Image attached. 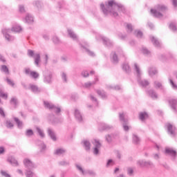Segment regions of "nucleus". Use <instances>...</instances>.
<instances>
[{
  "mask_svg": "<svg viewBox=\"0 0 177 177\" xmlns=\"http://www.w3.org/2000/svg\"><path fill=\"white\" fill-rule=\"evenodd\" d=\"M148 95H149L152 99H157L158 97V95H157V93L153 89L148 91Z\"/></svg>",
  "mask_w": 177,
  "mask_h": 177,
  "instance_id": "30",
  "label": "nucleus"
},
{
  "mask_svg": "<svg viewBox=\"0 0 177 177\" xmlns=\"http://www.w3.org/2000/svg\"><path fill=\"white\" fill-rule=\"evenodd\" d=\"M169 84H170L171 88H173L174 89V91H177V85H176V84H175V82H174V80H172V79L169 78Z\"/></svg>",
  "mask_w": 177,
  "mask_h": 177,
  "instance_id": "46",
  "label": "nucleus"
},
{
  "mask_svg": "<svg viewBox=\"0 0 177 177\" xmlns=\"http://www.w3.org/2000/svg\"><path fill=\"white\" fill-rule=\"evenodd\" d=\"M88 174L91 176H96V172H95L93 170H86V174Z\"/></svg>",
  "mask_w": 177,
  "mask_h": 177,
  "instance_id": "54",
  "label": "nucleus"
},
{
  "mask_svg": "<svg viewBox=\"0 0 177 177\" xmlns=\"http://www.w3.org/2000/svg\"><path fill=\"white\" fill-rule=\"evenodd\" d=\"M19 10L20 13H24V12H26V10L24 9V6L19 5Z\"/></svg>",
  "mask_w": 177,
  "mask_h": 177,
  "instance_id": "62",
  "label": "nucleus"
},
{
  "mask_svg": "<svg viewBox=\"0 0 177 177\" xmlns=\"http://www.w3.org/2000/svg\"><path fill=\"white\" fill-rule=\"evenodd\" d=\"M92 143L94 146L93 154H95V156H97V154H99V150L100 149V147H102V144L98 140H93Z\"/></svg>",
  "mask_w": 177,
  "mask_h": 177,
  "instance_id": "10",
  "label": "nucleus"
},
{
  "mask_svg": "<svg viewBox=\"0 0 177 177\" xmlns=\"http://www.w3.org/2000/svg\"><path fill=\"white\" fill-rule=\"evenodd\" d=\"M30 77H31L34 80H37V78H39V73H38L35 71H32V72H30Z\"/></svg>",
  "mask_w": 177,
  "mask_h": 177,
  "instance_id": "43",
  "label": "nucleus"
},
{
  "mask_svg": "<svg viewBox=\"0 0 177 177\" xmlns=\"http://www.w3.org/2000/svg\"><path fill=\"white\" fill-rule=\"evenodd\" d=\"M114 165V161L111 159H109L106 162V168H109V167H113Z\"/></svg>",
  "mask_w": 177,
  "mask_h": 177,
  "instance_id": "50",
  "label": "nucleus"
},
{
  "mask_svg": "<svg viewBox=\"0 0 177 177\" xmlns=\"http://www.w3.org/2000/svg\"><path fill=\"white\" fill-rule=\"evenodd\" d=\"M53 42H54L55 44H60V39H59V37H57V36H54L53 37Z\"/></svg>",
  "mask_w": 177,
  "mask_h": 177,
  "instance_id": "58",
  "label": "nucleus"
},
{
  "mask_svg": "<svg viewBox=\"0 0 177 177\" xmlns=\"http://www.w3.org/2000/svg\"><path fill=\"white\" fill-rule=\"evenodd\" d=\"M58 165L59 167H69L70 161H68L67 160H62L58 162Z\"/></svg>",
  "mask_w": 177,
  "mask_h": 177,
  "instance_id": "28",
  "label": "nucleus"
},
{
  "mask_svg": "<svg viewBox=\"0 0 177 177\" xmlns=\"http://www.w3.org/2000/svg\"><path fill=\"white\" fill-rule=\"evenodd\" d=\"M154 86L156 89H160V91H164V86H162V84L158 81L154 82Z\"/></svg>",
  "mask_w": 177,
  "mask_h": 177,
  "instance_id": "31",
  "label": "nucleus"
},
{
  "mask_svg": "<svg viewBox=\"0 0 177 177\" xmlns=\"http://www.w3.org/2000/svg\"><path fill=\"white\" fill-rule=\"evenodd\" d=\"M24 21L28 23V24H31L34 22V17L31 15L27 14Z\"/></svg>",
  "mask_w": 177,
  "mask_h": 177,
  "instance_id": "18",
  "label": "nucleus"
},
{
  "mask_svg": "<svg viewBox=\"0 0 177 177\" xmlns=\"http://www.w3.org/2000/svg\"><path fill=\"white\" fill-rule=\"evenodd\" d=\"M148 72L150 77H153V75H156V74H157V69L154 67H151L149 68Z\"/></svg>",
  "mask_w": 177,
  "mask_h": 177,
  "instance_id": "35",
  "label": "nucleus"
},
{
  "mask_svg": "<svg viewBox=\"0 0 177 177\" xmlns=\"http://www.w3.org/2000/svg\"><path fill=\"white\" fill-rule=\"evenodd\" d=\"M66 149L57 148L55 150L54 154H55V156H63V154H66Z\"/></svg>",
  "mask_w": 177,
  "mask_h": 177,
  "instance_id": "20",
  "label": "nucleus"
},
{
  "mask_svg": "<svg viewBox=\"0 0 177 177\" xmlns=\"http://www.w3.org/2000/svg\"><path fill=\"white\" fill-rule=\"evenodd\" d=\"M0 115H1L3 117V118H5L6 117L5 111H3V109H2V107H0Z\"/></svg>",
  "mask_w": 177,
  "mask_h": 177,
  "instance_id": "61",
  "label": "nucleus"
},
{
  "mask_svg": "<svg viewBox=\"0 0 177 177\" xmlns=\"http://www.w3.org/2000/svg\"><path fill=\"white\" fill-rule=\"evenodd\" d=\"M40 151L44 152L45 150H46V145L44 144V142H41L40 144Z\"/></svg>",
  "mask_w": 177,
  "mask_h": 177,
  "instance_id": "55",
  "label": "nucleus"
},
{
  "mask_svg": "<svg viewBox=\"0 0 177 177\" xmlns=\"http://www.w3.org/2000/svg\"><path fill=\"white\" fill-rule=\"evenodd\" d=\"M10 104H12V106L16 107L17 106V99L16 97H15L11 98V100H10Z\"/></svg>",
  "mask_w": 177,
  "mask_h": 177,
  "instance_id": "47",
  "label": "nucleus"
},
{
  "mask_svg": "<svg viewBox=\"0 0 177 177\" xmlns=\"http://www.w3.org/2000/svg\"><path fill=\"white\" fill-rule=\"evenodd\" d=\"M8 162H10V164H12V165H13L14 167H19V162H17V160H16V158H15V157L13 156L9 157L8 158Z\"/></svg>",
  "mask_w": 177,
  "mask_h": 177,
  "instance_id": "21",
  "label": "nucleus"
},
{
  "mask_svg": "<svg viewBox=\"0 0 177 177\" xmlns=\"http://www.w3.org/2000/svg\"><path fill=\"white\" fill-rule=\"evenodd\" d=\"M169 28H170V30H172L174 31V32H175V31L177 30L176 25H175V24H174V23L170 24Z\"/></svg>",
  "mask_w": 177,
  "mask_h": 177,
  "instance_id": "53",
  "label": "nucleus"
},
{
  "mask_svg": "<svg viewBox=\"0 0 177 177\" xmlns=\"http://www.w3.org/2000/svg\"><path fill=\"white\" fill-rule=\"evenodd\" d=\"M167 10V7L164 5H158L156 9H151V13L154 16V17H158L161 19L162 17V13Z\"/></svg>",
  "mask_w": 177,
  "mask_h": 177,
  "instance_id": "4",
  "label": "nucleus"
},
{
  "mask_svg": "<svg viewBox=\"0 0 177 177\" xmlns=\"http://www.w3.org/2000/svg\"><path fill=\"white\" fill-rule=\"evenodd\" d=\"M150 39L151 42L153 44L154 46H156L157 48H160L161 46V44L156 37L151 36Z\"/></svg>",
  "mask_w": 177,
  "mask_h": 177,
  "instance_id": "25",
  "label": "nucleus"
},
{
  "mask_svg": "<svg viewBox=\"0 0 177 177\" xmlns=\"http://www.w3.org/2000/svg\"><path fill=\"white\" fill-rule=\"evenodd\" d=\"M6 82L8 84V85H10V86H15V82H13V80L7 78Z\"/></svg>",
  "mask_w": 177,
  "mask_h": 177,
  "instance_id": "59",
  "label": "nucleus"
},
{
  "mask_svg": "<svg viewBox=\"0 0 177 177\" xmlns=\"http://www.w3.org/2000/svg\"><path fill=\"white\" fill-rule=\"evenodd\" d=\"M14 121H15V122L17 123L18 128H19V129L23 128V122L20 121V120H19V118H14Z\"/></svg>",
  "mask_w": 177,
  "mask_h": 177,
  "instance_id": "39",
  "label": "nucleus"
},
{
  "mask_svg": "<svg viewBox=\"0 0 177 177\" xmlns=\"http://www.w3.org/2000/svg\"><path fill=\"white\" fill-rule=\"evenodd\" d=\"M100 8L105 16H113V17H117L118 16V12L115 10H119V12H122L125 13V8L121 4H118L114 0H111L108 3L104 4L101 3Z\"/></svg>",
  "mask_w": 177,
  "mask_h": 177,
  "instance_id": "1",
  "label": "nucleus"
},
{
  "mask_svg": "<svg viewBox=\"0 0 177 177\" xmlns=\"http://www.w3.org/2000/svg\"><path fill=\"white\" fill-rule=\"evenodd\" d=\"M102 39L104 45H105L108 48H111V46H113V41H111L110 39L106 37H103Z\"/></svg>",
  "mask_w": 177,
  "mask_h": 177,
  "instance_id": "17",
  "label": "nucleus"
},
{
  "mask_svg": "<svg viewBox=\"0 0 177 177\" xmlns=\"http://www.w3.org/2000/svg\"><path fill=\"white\" fill-rule=\"evenodd\" d=\"M75 167L82 174V175H86V171L84 170V169H82V167H81V165L75 164Z\"/></svg>",
  "mask_w": 177,
  "mask_h": 177,
  "instance_id": "44",
  "label": "nucleus"
},
{
  "mask_svg": "<svg viewBox=\"0 0 177 177\" xmlns=\"http://www.w3.org/2000/svg\"><path fill=\"white\" fill-rule=\"evenodd\" d=\"M80 46L85 50V52H86L87 55H89V56H93V57L95 56V53L88 49V46H89L88 45V43H86V41L80 43Z\"/></svg>",
  "mask_w": 177,
  "mask_h": 177,
  "instance_id": "11",
  "label": "nucleus"
},
{
  "mask_svg": "<svg viewBox=\"0 0 177 177\" xmlns=\"http://www.w3.org/2000/svg\"><path fill=\"white\" fill-rule=\"evenodd\" d=\"M111 62L113 63V64H117L119 62L118 60V56L117 55L116 53H111Z\"/></svg>",
  "mask_w": 177,
  "mask_h": 177,
  "instance_id": "16",
  "label": "nucleus"
},
{
  "mask_svg": "<svg viewBox=\"0 0 177 177\" xmlns=\"http://www.w3.org/2000/svg\"><path fill=\"white\" fill-rule=\"evenodd\" d=\"M1 174L3 176H5V177H10V175L8 173H6V171H1Z\"/></svg>",
  "mask_w": 177,
  "mask_h": 177,
  "instance_id": "64",
  "label": "nucleus"
},
{
  "mask_svg": "<svg viewBox=\"0 0 177 177\" xmlns=\"http://www.w3.org/2000/svg\"><path fill=\"white\" fill-rule=\"evenodd\" d=\"M48 133L50 139H52V140H53L54 142H56V134L55 133V131L52 130V129H48Z\"/></svg>",
  "mask_w": 177,
  "mask_h": 177,
  "instance_id": "22",
  "label": "nucleus"
},
{
  "mask_svg": "<svg viewBox=\"0 0 177 177\" xmlns=\"http://www.w3.org/2000/svg\"><path fill=\"white\" fill-rule=\"evenodd\" d=\"M28 56H30V57H34V56H35V54H34V51L32 50H28Z\"/></svg>",
  "mask_w": 177,
  "mask_h": 177,
  "instance_id": "63",
  "label": "nucleus"
},
{
  "mask_svg": "<svg viewBox=\"0 0 177 177\" xmlns=\"http://www.w3.org/2000/svg\"><path fill=\"white\" fill-rule=\"evenodd\" d=\"M166 127L167 128V132L169 135H171V136H176L177 133V129L175 126L172 125L171 123H167L166 124Z\"/></svg>",
  "mask_w": 177,
  "mask_h": 177,
  "instance_id": "9",
  "label": "nucleus"
},
{
  "mask_svg": "<svg viewBox=\"0 0 177 177\" xmlns=\"http://www.w3.org/2000/svg\"><path fill=\"white\" fill-rule=\"evenodd\" d=\"M139 117L141 121H145V120H147V118H149V115L146 112H141L139 114Z\"/></svg>",
  "mask_w": 177,
  "mask_h": 177,
  "instance_id": "33",
  "label": "nucleus"
},
{
  "mask_svg": "<svg viewBox=\"0 0 177 177\" xmlns=\"http://www.w3.org/2000/svg\"><path fill=\"white\" fill-rule=\"evenodd\" d=\"M1 71L5 73V74H9V68L6 65H2L0 68Z\"/></svg>",
  "mask_w": 177,
  "mask_h": 177,
  "instance_id": "40",
  "label": "nucleus"
},
{
  "mask_svg": "<svg viewBox=\"0 0 177 177\" xmlns=\"http://www.w3.org/2000/svg\"><path fill=\"white\" fill-rule=\"evenodd\" d=\"M142 52L143 55H147V56H150V55H151L150 50H149L146 48H142Z\"/></svg>",
  "mask_w": 177,
  "mask_h": 177,
  "instance_id": "48",
  "label": "nucleus"
},
{
  "mask_svg": "<svg viewBox=\"0 0 177 177\" xmlns=\"http://www.w3.org/2000/svg\"><path fill=\"white\" fill-rule=\"evenodd\" d=\"M35 130L36 132H37L38 135L40 136V138H45V133H44V130H42V129L36 127Z\"/></svg>",
  "mask_w": 177,
  "mask_h": 177,
  "instance_id": "32",
  "label": "nucleus"
},
{
  "mask_svg": "<svg viewBox=\"0 0 177 177\" xmlns=\"http://www.w3.org/2000/svg\"><path fill=\"white\" fill-rule=\"evenodd\" d=\"M25 135L28 138H30L34 135V131H32V129H28L26 130Z\"/></svg>",
  "mask_w": 177,
  "mask_h": 177,
  "instance_id": "45",
  "label": "nucleus"
},
{
  "mask_svg": "<svg viewBox=\"0 0 177 177\" xmlns=\"http://www.w3.org/2000/svg\"><path fill=\"white\" fill-rule=\"evenodd\" d=\"M82 75L84 78H86V77H89V73L87 71H83L82 72Z\"/></svg>",
  "mask_w": 177,
  "mask_h": 177,
  "instance_id": "60",
  "label": "nucleus"
},
{
  "mask_svg": "<svg viewBox=\"0 0 177 177\" xmlns=\"http://www.w3.org/2000/svg\"><path fill=\"white\" fill-rule=\"evenodd\" d=\"M33 5H34L35 6H36V8H37L38 9H39V8H41L42 3H41V1H35L33 2Z\"/></svg>",
  "mask_w": 177,
  "mask_h": 177,
  "instance_id": "51",
  "label": "nucleus"
},
{
  "mask_svg": "<svg viewBox=\"0 0 177 177\" xmlns=\"http://www.w3.org/2000/svg\"><path fill=\"white\" fill-rule=\"evenodd\" d=\"M169 103L171 109H174L175 111L176 110L177 100L171 99L169 100Z\"/></svg>",
  "mask_w": 177,
  "mask_h": 177,
  "instance_id": "29",
  "label": "nucleus"
},
{
  "mask_svg": "<svg viewBox=\"0 0 177 177\" xmlns=\"http://www.w3.org/2000/svg\"><path fill=\"white\" fill-rule=\"evenodd\" d=\"M6 125L7 128H13V127H14L13 123H12V122H10V120H7L6 122Z\"/></svg>",
  "mask_w": 177,
  "mask_h": 177,
  "instance_id": "57",
  "label": "nucleus"
},
{
  "mask_svg": "<svg viewBox=\"0 0 177 177\" xmlns=\"http://www.w3.org/2000/svg\"><path fill=\"white\" fill-rule=\"evenodd\" d=\"M122 68L126 73H131V67H129L128 64H124L122 65Z\"/></svg>",
  "mask_w": 177,
  "mask_h": 177,
  "instance_id": "42",
  "label": "nucleus"
},
{
  "mask_svg": "<svg viewBox=\"0 0 177 177\" xmlns=\"http://www.w3.org/2000/svg\"><path fill=\"white\" fill-rule=\"evenodd\" d=\"M33 57L35 59V64L37 66H39V63L41 62V55L39 53L35 54Z\"/></svg>",
  "mask_w": 177,
  "mask_h": 177,
  "instance_id": "26",
  "label": "nucleus"
},
{
  "mask_svg": "<svg viewBox=\"0 0 177 177\" xmlns=\"http://www.w3.org/2000/svg\"><path fill=\"white\" fill-rule=\"evenodd\" d=\"M137 164L140 167H153V162L151 161L138 160Z\"/></svg>",
  "mask_w": 177,
  "mask_h": 177,
  "instance_id": "14",
  "label": "nucleus"
},
{
  "mask_svg": "<svg viewBox=\"0 0 177 177\" xmlns=\"http://www.w3.org/2000/svg\"><path fill=\"white\" fill-rule=\"evenodd\" d=\"M136 37H138V38H142L143 36V33L140 30H136L134 32Z\"/></svg>",
  "mask_w": 177,
  "mask_h": 177,
  "instance_id": "49",
  "label": "nucleus"
},
{
  "mask_svg": "<svg viewBox=\"0 0 177 177\" xmlns=\"http://www.w3.org/2000/svg\"><path fill=\"white\" fill-rule=\"evenodd\" d=\"M44 82L45 84H52V79L53 74L49 70H45L43 73Z\"/></svg>",
  "mask_w": 177,
  "mask_h": 177,
  "instance_id": "6",
  "label": "nucleus"
},
{
  "mask_svg": "<svg viewBox=\"0 0 177 177\" xmlns=\"http://www.w3.org/2000/svg\"><path fill=\"white\" fill-rule=\"evenodd\" d=\"M62 80L63 82H67V74L64 72L62 73Z\"/></svg>",
  "mask_w": 177,
  "mask_h": 177,
  "instance_id": "56",
  "label": "nucleus"
},
{
  "mask_svg": "<svg viewBox=\"0 0 177 177\" xmlns=\"http://www.w3.org/2000/svg\"><path fill=\"white\" fill-rule=\"evenodd\" d=\"M21 30V26L19 25H15L12 28V30H10V28H3L2 30V32L6 41H8V42H12V41H15V37L10 35V32L12 31L13 32H20Z\"/></svg>",
  "mask_w": 177,
  "mask_h": 177,
  "instance_id": "2",
  "label": "nucleus"
},
{
  "mask_svg": "<svg viewBox=\"0 0 177 177\" xmlns=\"http://www.w3.org/2000/svg\"><path fill=\"white\" fill-rule=\"evenodd\" d=\"M25 175L26 177H38L37 176V174H35L34 172L31 171V170H26Z\"/></svg>",
  "mask_w": 177,
  "mask_h": 177,
  "instance_id": "36",
  "label": "nucleus"
},
{
  "mask_svg": "<svg viewBox=\"0 0 177 177\" xmlns=\"http://www.w3.org/2000/svg\"><path fill=\"white\" fill-rule=\"evenodd\" d=\"M48 120H49L50 122H51V124H53V125H56V124H59V122H62V121L60 120L55 118L54 115H49Z\"/></svg>",
  "mask_w": 177,
  "mask_h": 177,
  "instance_id": "15",
  "label": "nucleus"
},
{
  "mask_svg": "<svg viewBox=\"0 0 177 177\" xmlns=\"http://www.w3.org/2000/svg\"><path fill=\"white\" fill-rule=\"evenodd\" d=\"M165 153V154H168V156H171V157H173V158H175V157H176V151H175L172 148L166 147Z\"/></svg>",
  "mask_w": 177,
  "mask_h": 177,
  "instance_id": "13",
  "label": "nucleus"
},
{
  "mask_svg": "<svg viewBox=\"0 0 177 177\" xmlns=\"http://www.w3.org/2000/svg\"><path fill=\"white\" fill-rule=\"evenodd\" d=\"M133 143L134 145H139L140 143V138L136 134H133Z\"/></svg>",
  "mask_w": 177,
  "mask_h": 177,
  "instance_id": "34",
  "label": "nucleus"
},
{
  "mask_svg": "<svg viewBox=\"0 0 177 177\" xmlns=\"http://www.w3.org/2000/svg\"><path fill=\"white\" fill-rule=\"evenodd\" d=\"M75 117L78 122H84V116L78 109L75 110Z\"/></svg>",
  "mask_w": 177,
  "mask_h": 177,
  "instance_id": "12",
  "label": "nucleus"
},
{
  "mask_svg": "<svg viewBox=\"0 0 177 177\" xmlns=\"http://www.w3.org/2000/svg\"><path fill=\"white\" fill-rule=\"evenodd\" d=\"M68 34L70 38H72L73 41H78V37H77V35H75L74 31L71 30V29H68Z\"/></svg>",
  "mask_w": 177,
  "mask_h": 177,
  "instance_id": "23",
  "label": "nucleus"
},
{
  "mask_svg": "<svg viewBox=\"0 0 177 177\" xmlns=\"http://www.w3.org/2000/svg\"><path fill=\"white\" fill-rule=\"evenodd\" d=\"M97 81H99V79L97 78V77H95L94 82H88L85 83V84H84V88H91V86L92 85H95V84H96V82H97Z\"/></svg>",
  "mask_w": 177,
  "mask_h": 177,
  "instance_id": "27",
  "label": "nucleus"
},
{
  "mask_svg": "<svg viewBox=\"0 0 177 177\" xmlns=\"http://www.w3.org/2000/svg\"><path fill=\"white\" fill-rule=\"evenodd\" d=\"M44 104L46 109H48V110H51V111H53L54 113H55V114H59V113L62 111L60 106H57L48 101H44Z\"/></svg>",
  "mask_w": 177,
  "mask_h": 177,
  "instance_id": "5",
  "label": "nucleus"
},
{
  "mask_svg": "<svg viewBox=\"0 0 177 177\" xmlns=\"http://www.w3.org/2000/svg\"><path fill=\"white\" fill-rule=\"evenodd\" d=\"M29 86V89L34 93H39V92H41V89L35 84H30Z\"/></svg>",
  "mask_w": 177,
  "mask_h": 177,
  "instance_id": "19",
  "label": "nucleus"
},
{
  "mask_svg": "<svg viewBox=\"0 0 177 177\" xmlns=\"http://www.w3.org/2000/svg\"><path fill=\"white\" fill-rule=\"evenodd\" d=\"M97 95H99V96H101L102 99H106V97H107V95L106 94L104 91L97 90Z\"/></svg>",
  "mask_w": 177,
  "mask_h": 177,
  "instance_id": "37",
  "label": "nucleus"
},
{
  "mask_svg": "<svg viewBox=\"0 0 177 177\" xmlns=\"http://www.w3.org/2000/svg\"><path fill=\"white\" fill-rule=\"evenodd\" d=\"M101 127L102 129H105L106 131H109V129H111L113 128V126L107 124L106 123H102Z\"/></svg>",
  "mask_w": 177,
  "mask_h": 177,
  "instance_id": "41",
  "label": "nucleus"
},
{
  "mask_svg": "<svg viewBox=\"0 0 177 177\" xmlns=\"http://www.w3.org/2000/svg\"><path fill=\"white\" fill-rule=\"evenodd\" d=\"M113 138H114V134H108L105 136L106 140L108 143H111V142H113Z\"/></svg>",
  "mask_w": 177,
  "mask_h": 177,
  "instance_id": "38",
  "label": "nucleus"
},
{
  "mask_svg": "<svg viewBox=\"0 0 177 177\" xmlns=\"http://www.w3.org/2000/svg\"><path fill=\"white\" fill-rule=\"evenodd\" d=\"M24 164L26 168H27L26 171H30V169H33V168H37V166L35 165V164H34V162H32V161H31V160H30L29 158H25L24 160Z\"/></svg>",
  "mask_w": 177,
  "mask_h": 177,
  "instance_id": "8",
  "label": "nucleus"
},
{
  "mask_svg": "<svg viewBox=\"0 0 177 177\" xmlns=\"http://www.w3.org/2000/svg\"><path fill=\"white\" fill-rule=\"evenodd\" d=\"M83 147L85 149L86 151H89L91 150V142L88 141V140H84L82 141Z\"/></svg>",
  "mask_w": 177,
  "mask_h": 177,
  "instance_id": "24",
  "label": "nucleus"
},
{
  "mask_svg": "<svg viewBox=\"0 0 177 177\" xmlns=\"http://www.w3.org/2000/svg\"><path fill=\"white\" fill-rule=\"evenodd\" d=\"M134 70L136 73V75H137V81L139 84V85H140L141 86H142L143 88H146V86H148V85L150 84L149 82V81L145 80V79H142V71H140V68L139 67V66L138 65V64H134Z\"/></svg>",
  "mask_w": 177,
  "mask_h": 177,
  "instance_id": "3",
  "label": "nucleus"
},
{
  "mask_svg": "<svg viewBox=\"0 0 177 177\" xmlns=\"http://www.w3.org/2000/svg\"><path fill=\"white\" fill-rule=\"evenodd\" d=\"M127 32H132V31L133 30V28L132 27V24H127Z\"/></svg>",
  "mask_w": 177,
  "mask_h": 177,
  "instance_id": "52",
  "label": "nucleus"
},
{
  "mask_svg": "<svg viewBox=\"0 0 177 177\" xmlns=\"http://www.w3.org/2000/svg\"><path fill=\"white\" fill-rule=\"evenodd\" d=\"M120 121L122 122L124 131H129V127H128V120L125 119V114L124 113L119 114Z\"/></svg>",
  "mask_w": 177,
  "mask_h": 177,
  "instance_id": "7",
  "label": "nucleus"
}]
</instances>
